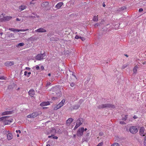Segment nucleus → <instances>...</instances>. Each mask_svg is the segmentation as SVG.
<instances>
[{"label":"nucleus","mask_w":146,"mask_h":146,"mask_svg":"<svg viewBox=\"0 0 146 146\" xmlns=\"http://www.w3.org/2000/svg\"><path fill=\"white\" fill-rule=\"evenodd\" d=\"M0 121H4L5 125L9 124L12 122L13 119L11 117H3L0 118Z\"/></svg>","instance_id":"obj_1"},{"label":"nucleus","mask_w":146,"mask_h":146,"mask_svg":"<svg viewBox=\"0 0 146 146\" xmlns=\"http://www.w3.org/2000/svg\"><path fill=\"white\" fill-rule=\"evenodd\" d=\"M139 128V127L137 126H131L129 128V131L132 133L135 134L137 132Z\"/></svg>","instance_id":"obj_2"},{"label":"nucleus","mask_w":146,"mask_h":146,"mask_svg":"<svg viewBox=\"0 0 146 146\" xmlns=\"http://www.w3.org/2000/svg\"><path fill=\"white\" fill-rule=\"evenodd\" d=\"M41 113L42 112L40 111H39L38 112H35L31 115H28L27 117L28 118H34L36 117L37 115L41 114Z\"/></svg>","instance_id":"obj_3"},{"label":"nucleus","mask_w":146,"mask_h":146,"mask_svg":"<svg viewBox=\"0 0 146 146\" xmlns=\"http://www.w3.org/2000/svg\"><path fill=\"white\" fill-rule=\"evenodd\" d=\"M46 54H38L36 57V59L38 60H40L45 58Z\"/></svg>","instance_id":"obj_4"},{"label":"nucleus","mask_w":146,"mask_h":146,"mask_svg":"<svg viewBox=\"0 0 146 146\" xmlns=\"http://www.w3.org/2000/svg\"><path fill=\"white\" fill-rule=\"evenodd\" d=\"M83 119L82 118H80L77 120L76 125L74 128V129H76L83 122Z\"/></svg>","instance_id":"obj_5"},{"label":"nucleus","mask_w":146,"mask_h":146,"mask_svg":"<svg viewBox=\"0 0 146 146\" xmlns=\"http://www.w3.org/2000/svg\"><path fill=\"white\" fill-rule=\"evenodd\" d=\"M101 106V108H109L111 109H114L115 108L114 105L108 104H102Z\"/></svg>","instance_id":"obj_6"},{"label":"nucleus","mask_w":146,"mask_h":146,"mask_svg":"<svg viewBox=\"0 0 146 146\" xmlns=\"http://www.w3.org/2000/svg\"><path fill=\"white\" fill-rule=\"evenodd\" d=\"M84 131V127H82L81 128H80L77 131V135L79 136L82 135Z\"/></svg>","instance_id":"obj_7"},{"label":"nucleus","mask_w":146,"mask_h":146,"mask_svg":"<svg viewBox=\"0 0 146 146\" xmlns=\"http://www.w3.org/2000/svg\"><path fill=\"white\" fill-rule=\"evenodd\" d=\"M15 62L13 61H7L4 63V65L7 66H9L14 65Z\"/></svg>","instance_id":"obj_8"},{"label":"nucleus","mask_w":146,"mask_h":146,"mask_svg":"<svg viewBox=\"0 0 146 146\" xmlns=\"http://www.w3.org/2000/svg\"><path fill=\"white\" fill-rule=\"evenodd\" d=\"M7 133H8L7 134V139L9 140H11L12 139L13 137V135L12 133H10L9 131H7Z\"/></svg>","instance_id":"obj_9"},{"label":"nucleus","mask_w":146,"mask_h":146,"mask_svg":"<svg viewBox=\"0 0 146 146\" xmlns=\"http://www.w3.org/2000/svg\"><path fill=\"white\" fill-rule=\"evenodd\" d=\"M29 95L31 97H34L35 95V90L33 89H31L28 92Z\"/></svg>","instance_id":"obj_10"},{"label":"nucleus","mask_w":146,"mask_h":146,"mask_svg":"<svg viewBox=\"0 0 146 146\" xmlns=\"http://www.w3.org/2000/svg\"><path fill=\"white\" fill-rule=\"evenodd\" d=\"M144 129V128L143 127H141L140 129V134L141 136H143L145 135Z\"/></svg>","instance_id":"obj_11"},{"label":"nucleus","mask_w":146,"mask_h":146,"mask_svg":"<svg viewBox=\"0 0 146 146\" xmlns=\"http://www.w3.org/2000/svg\"><path fill=\"white\" fill-rule=\"evenodd\" d=\"M35 31L36 32L44 33L46 32V31L42 28H40L35 30Z\"/></svg>","instance_id":"obj_12"},{"label":"nucleus","mask_w":146,"mask_h":146,"mask_svg":"<svg viewBox=\"0 0 146 146\" xmlns=\"http://www.w3.org/2000/svg\"><path fill=\"white\" fill-rule=\"evenodd\" d=\"M50 103L49 102H43L40 104V105L41 106H47L50 105Z\"/></svg>","instance_id":"obj_13"},{"label":"nucleus","mask_w":146,"mask_h":146,"mask_svg":"<svg viewBox=\"0 0 146 146\" xmlns=\"http://www.w3.org/2000/svg\"><path fill=\"white\" fill-rule=\"evenodd\" d=\"M63 3L62 2H59L55 6V7L57 9H60L62 5H63Z\"/></svg>","instance_id":"obj_14"},{"label":"nucleus","mask_w":146,"mask_h":146,"mask_svg":"<svg viewBox=\"0 0 146 146\" xmlns=\"http://www.w3.org/2000/svg\"><path fill=\"white\" fill-rule=\"evenodd\" d=\"M12 18V17L11 16H6L4 17V19L6 21H8L11 20Z\"/></svg>","instance_id":"obj_15"},{"label":"nucleus","mask_w":146,"mask_h":146,"mask_svg":"<svg viewBox=\"0 0 146 146\" xmlns=\"http://www.w3.org/2000/svg\"><path fill=\"white\" fill-rule=\"evenodd\" d=\"M138 67L137 66H135V67L133 69V73L135 74H136L137 71V70L138 69Z\"/></svg>","instance_id":"obj_16"},{"label":"nucleus","mask_w":146,"mask_h":146,"mask_svg":"<svg viewBox=\"0 0 146 146\" xmlns=\"http://www.w3.org/2000/svg\"><path fill=\"white\" fill-rule=\"evenodd\" d=\"M9 30L10 31H13V32H15V31H17V32H20V31H19L20 30L17 29H14V28H9Z\"/></svg>","instance_id":"obj_17"},{"label":"nucleus","mask_w":146,"mask_h":146,"mask_svg":"<svg viewBox=\"0 0 146 146\" xmlns=\"http://www.w3.org/2000/svg\"><path fill=\"white\" fill-rule=\"evenodd\" d=\"M73 121V119L71 118L68 119L66 121V123L67 124H70Z\"/></svg>","instance_id":"obj_18"},{"label":"nucleus","mask_w":146,"mask_h":146,"mask_svg":"<svg viewBox=\"0 0 146 146\" xmlns=\"http://www.w3.org/2000/svg\"><path fill=\"white\" fill-rule=\"evenodd\" d=\"M62 107L61 106H60L59 104H58L57 105L55 106L54 107V110H57Z\"/></svg>","instance_id":"obj_19"},{"label":"nucleus","mask_w":146,"mask_h":146,"mask_svg":"<svg viewBox=\"0 0 146 146\" xmlns=\"http://www.w3.org/2000/svg\"><path fill=\"white\" fill-rule=\"evenodd\" d=\"M26 6L25 5H23L20 6L19 7V9L21 11H23L24 9H25L26 8Z\"/></svg>","instance_id":"obj_20"},{"label":"nucleus","mask_w":146,"mask_h":146,"mask_svg":"<svg viewBox=\"0 0 146 146\" xmlns=\"http://www.w3.org/2000/svg\"><path fill=\"white\" fill-rule=\"evenodd\" d=\"M65 100L64 99H63L61 102L59 104L62 107L65 102Z\"/></svg>","instance_id":"obj_21"},{"label":"nucleus","mask_w":146,"mask_h":146,"mask_svg":"<svg viewBox=\"0 0 146 146\" xmlns=\"http://www.w3.org/2000/svg\"><path fill=\"white\" fill-rule=\"evenodd\" d=\"M53 137V138L54 139H57L58 138V137L57 136H54V135H51L50 136H48L49 138H50L51 137Z\"/></svg>","instance_id":"obj_22"},{"label":"nucleus","mask_w":146,"mask_h":146,"mask_svg":"<svg viewBox=\"0 0 146 146\" xmlns=\"http://www.w3.org/2000/svg\"><path fill=\"white\" fill-rule=\"evenodd\" d=\"M129 65L128 64H126L123 65L121 66L122 69H123L127 67Z\"/></svg>","instance_id":"obj_23"},{"label":"nucleus","mask_w":146,"mask_h":146,"mask_svg":"<svg viewBox=\"0 0 146 146\" xmlns=\"http://www.w3.org/2000/svg\"><path fill=\"white\" fill-rule=\"evenodd\" d=\"M51 133H56V131L55 128H53L51 130Z\"/></svg>","instance_id":"obj_24"},{"label":"nucleus","mask_w":146,"mask_h":146,"mask_svg":"<svg viewBox=\"0 0 146 146\" xmlns=\"http://www.w3.org/2000/svg\"><path fill=\"white\" fill-rule=\"evenodd\" d=\"M128 115H125L124 117H123L122 118V120L125 121L127 119Z\"/></svg>","instance_id":"obj_25"},{"label":"nucleus","mask_w":146,"mask_h":146,"mask_svg":"<svg viewBox=\"0 0 146 146\" xmlns=\"http://www.w3.org/2000/svg\"><path fill=\"white\" fill-rule=\"evenodd\" d=\"M111 146H119V145L117 143H115L112 144Z\"/></svg>","instance_id":"obj_26"},{"label":"nucleus","mask_w":146,"mask_h":146,"mask_svg":"<svg viewBox=\"0 0 146 146\" xmlns=\"http://www.w3.org/2000/svg\"><path fill=\"white\" fill-rule=\"evenodd\" d=\"M93 20L94 21H97L98 20V16H95L94 17Z\"/></svg>","instance_id":"obj_27"},{"label":"nucleus","mask_w":146,"mask_h":146,"mask_svg":"<svg viewBox=\"0 0 146 146\" xmlns=\"http://www.w3.org/2000/svg\"><path fill=\"white\" fill-rule=\"evenodd\" d=\"M24 43L22 42V43H19L16 46H24Z\"/></svg>","instance_id":"obj_28"},{"label":"nucleus","mask_w":146,"mask_h":146,"mask_svg":"<svg viewBox=\"0 0 146 146\" xmlns=\"http://www.w3.org/2000/svg\"><path fill=\"white\" fill-rule=\"evenodd\" d=\"M9 113H10L9 111H5V112H3L2 113V115H7V114H9Z\"/></svg>","instance_id":"obj_29"},{"label":"nucleus","mask_w":146,"mask_h":146,"mask_svg":"<svg viewBox=\"0 0 146 146\" xmlns=\"http://www.w3.org/2000/svg\"><path fill=\"white\" fill-rule=\"evenodd\" d=\"M31 74V73L30 72H27V71H25L24 73V74L25 75H27V74L30 75Z\"/></svg>","instance_id":"obj_30"},{"label":"nucleus","mask_w":146,"mask_h":146,"mask_svg":"<svg viewBox=\"0 0 146 146\" xmlns=\"http://www.w3.org/2000/svg\"><path fill=\"white\" fill-rule=\"evenodd\" d=\"M79 106L78 105H76L74 106V109H77L79 108Z\"/></svg>","instance_id":"obj_31"},{"label":"nucleus","mask_w":146,"mask_h":146,"mask_svg":"<svg viewBox=\"0 0 146 146\" xmlns=\"http://www.w3.org/2000/svg\"><path fill=\"white\" fill-rule=\"evenodd\" d=\"M103 145L102 142L99 143L96 146H102Z\"/></svg>","instance_id":"obj_32"},{"label":"nucleus","mask_w":146,"mask_h":146,"mask_svg":"<svg viewBox=\"0 0 146 146\" xmlns=\"http://www.w3.org/2000/svg\"><path fill=\"white\" fill-rule=\"evenodd\" d=\"M119 123L121 124L122 125H124L125 124V122L123 121H120Z\"/></svg>","instance_id":"obj_33"},{"label":"nucleus","mask_w":146,"mask_h":146,"mask_svg":"<svg viewBox=\"0 0 146 146\" xmlns=\"http://www.w3.org/2000/svg\"><path fill=\"white\" fill-rule=\"evenodd\" d=\"M28 29H27L25 30H23V29H20V31L21 32H25V31H28Z\"/></svg>","instance_id":"obj_34"},{"label":"nucleus","mask_w":146,"mask_h":146,"mask_svg":"<svg viewBox=\"0 0 146 146\" xmlns=\"http://www.w3.org/2000/svg\"><path fill=\"white\" fill-rule=\"evenodd\" d=\"M80 37L81 36H79L76 35V36L75 37V38L76 39H78V38H80Z\"/></svg>","instance_id":"obj_35"},{"label":"nucleus","mask_w":146,"mask_h":146,"mask_svg":"<svg viewBox=\"0 0 146 146\" xmlns=\"http://www.w3.org/2000/svg\"><path fill=\"white\" fill-rule=\"evenodd\" d=\"M9 36L10 37H14V35H13V34H12V33H10L9 34Z\"/></svg>","instance_id":"obj_36"},{"label":"nucleus","mask_w":146,"mask_h":146,"mask_svg":"<svg viewBox=\"0 0 146 146\" xmlns=\"http://www.w3.org/2000/svg\"><path fill=\"white\" fill-rule=\"evenodd\" d=\"M74 84L73 83H72L70 84V86L72 87H73L74 86Z\"/></svg>","instance_id":"obj_37"},{"label":"nucleus","mask_w":146,"mask_h":146,"mask_svg":"<svg viewBox=\"0 0 146 146\" xmlns=\"http://www.w3.org/2000/svg\"><path fill=\"white\" fill-rule=\"evenodd\" d=\"M80 38L81 39V40L82 41H84L85 40V38L83 37H80Z\"/></svg>","instance_id":"obj_38"},{"label":"nucleus","mask_w":146,"mask_h":146,"mask_svg":"<svg viewBox=\"0 0 146 146\" xmlns=\"http://www.w3.org/2000/svg\"><path fill=\"white\" fill-rule=\"evenodd\" d=\"M39 67L37 65L36 66V68L37 70H38L39 69Z\"/></svg>","instance_id":"obj_39"},{"label":"nucleus","mask_w":146,"mask_h":146,"mask_svg":"<svg viewBox=\"0 0 146 146\" xmlns=\"http://www.w3.org/2000/svg\"><path fill=\"white\" fill-rule=\"evenodd\" d=\"M16 132L17 133H21V131L20 130H17L16 131Z\"/></svg>","instance_id":"obj_40"},{"label":"nucleus","mask_w":146,"mask_h":146,"mask_svg":"<svg viewBox=\"0 0 146 146\" xmlns=\"http://www.w3.org/2000/svg\"><path fill=\"white\" fill-rule=\"evenodd\" d=\"M99 24L98 23H96L94 25V26L95 27H96L99 25Z\"/></svg>","instance_id":"obj_41"},{"label":"nucleus","mask_w":146,"mask_h":146,"mask_svg":"<svg viewBox=\"0 0 146 146\" xmlns=\"http://www.w3.org/2000/svg\"><path fill=\"white\" fill-rule=\"evenodd\" d=\"M0 79L3 80V79H5V78L3 77L2 76H0Z\"/></svg>","instance_id":"obj_42"},{"label":"nucleus","mask_w":146,"mask_h":146,"mask_svg":"<svg viewBox=\"0 0 146 146\" xmlns=\"http://www.w3.org/2000/svg\"><path fill=\"white\" fill-rule=\"evenodd\" d=\"M143 11V9L142 8H140L139 10V12H141Z\"/></svg>","instance_id":"obj_43"},{"label":"nucleus","mask_w":146,"mask_h":146,"mask_svg":"<svg viewBox=\"0 0 146 146\" xmlns=\"http://www.w3.org/2000/svg\"><path fill=\"white\" fill-rule=\"evenodd\" d=\"M133 118L134 119H136L137 118V117L136 115H135L134 116Z\"/></svg>","instance_id":"obj_44"},{"label":"nucleus","mask_w":146,"mask_h":146,"mask_svg":"<svg viewBox=\"0 0 146 146\" xmlns=\"http://www.w3.org/2000/svg\"><path fill=\"white\" fill-rule=\"evenodd\" d=\"M50 84L51 83L50 82H48L46 84L47 86H50Z\"/></svg>","instance_id":"obj_45"},{"label":"nucleus","mask_w":146,"mask_h":146,"mask_svg":"<svg viewBox=\"0 0 146 146\" xmlns=\"http://www.w3.org/2000/svg\"><path fill=\"white\" fill-rule=\"evenodd\" d=\"M144 145L146 146V140H145L144 142Z\"/></svg>","instance_id":"obj_46"},{"label":"nucleus","mask_w":146,"mask_h":146,"mask_svg":"<svg viewBox=\"0 0 146 146\" xmlns=\"http://www.w3.org/2000/svg\"><path fill=\"white\" fill-rule=\"evenodd\" d=\"M41 68L42 70H43L44 69V67L43 66H42L41 67Z\"/></svg>","instance_id":"obj_47"},{"label":"nucleus","mask_w":146,"mask_h":146,"mask_svg":"<svg viewBox=\"0 0 146 146\" xmlns=\"http://www.w3.org/2000/svg\"><path fill=\"white\" fill-rule=\"evenodd\" d=\"M26 69L27 70H30V68L29 67H26Z\"/></svg>","instance_id":"obj_48"},{"label":"nucleus","mask_w":146,"mask_h":146,"mask_svg":"<svg viewBox=\"0 0 146 146\" xmlns=\"http://www.w3.org/2000/svg\"><path fill=\"white\" fill-rule=\"evenodd\" d=\"M16 20L17 21H20L21 20L20 19H19L18 18H17L16 19Z\"/></svg>","instance_id":"obj_49"},{"label":"nucleus","mask_w":146,"mask_h":146,"mask_svg":"<svg viewBox=\"0 0 146 146\" xmlns=\"http://www.w3.org/2000/svg\"><path fill=\"white\" fill-rule=\"evenodd\" d=\"M105 6H106V5L104 4H103V7H105Z\"/></svg>","instance_id":"obj_50"},{"label":"nucleus","mask_w":146,"mask_h":146,"mask_svg":"<svg viewBox=\"0 0 146 146\" xmlns=\"http://www.w3.org/2000/svg\"><path fill=\"white\" fill-rule=\"evenodd\" d=\"M19 134H17V137H19Z\"/></svg>","instance_id":"obj_51"},{"label":"nucleus","mask_w":146,"mask_h":146,"mask_svg":"<svg viewBox=\"0 0 146 146\" xmlns=\"http://www.w3.org/2000/svg\"><path fill=\"white\" fill-rule=\"evenodd\" d=\"M87 130V128H85V129H84V131H86Z\"/></svg>","instance_id":"obj_52"},{"label":"nucleus","mask_w":146,"mask_h":146,"mask_svg":"<svg viewBox=\"0 0 146 146\" xmlns=\"http://www.w3.org/2000/svg\"><path fill=\"white\" fill-rule=\"evenodd\" d=\"M48 76H50V75H51V74H50L49 73V74H48Z\"/></svg>","instance_id":"obj_53"},{"label":"nucleus","mask_w":146,"mask_h":146,"mask_svg":"<svg viewBox=\"0 0 146 146\" xmlns=\"http://www.w3.org/2000/svg\"><path fill=\"white\" fill-rule=\"evenodd\" d=\"M46 146H50V145H47Z\"/></svg>","instance_id":"obj_54"},{"label":"nucleus","mask_w":146,"mask_h":146,"mask_svg":"<svg viewBox=\"0 0 146 146\" xmlns=\"http://www.w3.org/2000/svg\"><path fill=\"white\" fill-rule=\"evenodd\" d=\"M145 140H146V135L145 136Z\"/></svg>","instance_id":"obj_55"},{"label":"nucleus","mask_w":146,"mask_h":146,"mask_svg":"<svg viewBox=\"0 0 146 146\" xmlns=\"http://www.w3.org/2000/svg\"><path fill=\"white\" fill-rule=\"evenodd\" d=\"M74 137H76V135H74Z\"/></svg>","instance_id":"obj_56"},{"label":"nucleus","mask_w":146,"mask_h":146,"mask_svg":"<svg viewBox=\"0 0 146 146\" xmlns=\"http://www.w3.org/2000/svg\"><path fill=\"white\" fill-rule=\"evenodd\" d=\"M118 26H119V24H117V25Z\"/></svg>","instance_id":"obj_57"},{"label":"nucleus","mask_w":146,"mask_h":146,"mask_svg":"<svg viewBox=\"0 0 146 146\" xmlns=\"http://www.w3.org/2000/svg\"><path fill=\"white\" fill-rule=\"evenodd\" d=\"M100 135H102V133H100Z\"/></svg>","instance_id":"obj_58"},{"label":"nucleus","mask_w":146,"mask_h":146,"mask_svg":"<svg viewBox=\"0 0 146 146\" xmlns=\"http://www.w3.org/2000/svg\"><path fill=\"white\" fill-rule=\"evenodd\" d=\"M126 56H127V55H126Z\"/></svg>","instance_id":"obj_59"}]
</instances>
